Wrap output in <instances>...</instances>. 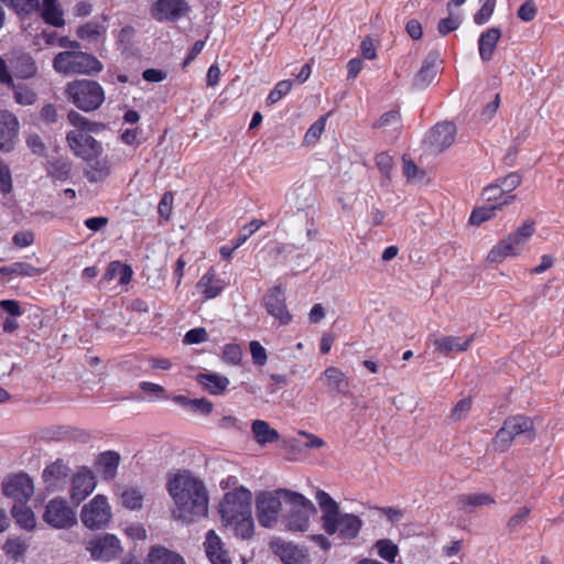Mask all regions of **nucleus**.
I'll use <instances>...</instances> for the list:
<instances>
[{
  "label": "nucleus",
  "instance_id": "nucleus-1",
  "mask_svg": "<svg viewBox=\"0 0 564 564\" xmlns=\"http://www.w3.org/2000/svg\"><path fill=\"white\" fill-rule=\"evenodd\" d=\"M166 490L173 501L172 517L183 523L206 518L209 494L206 484L188 470H177L167 478Z\"/></svg>",
  "mask_w": 564,
  "mask_h": 564
},
{
  "label": "nucleus",
  "instance_id": "nucleus-2",
  "mask_svg": "<svg viewBox=\"0 0 564 564\" xmlns=\"http://www.w3.org/2000/svg\"><path fill=\"white\" fill-rule=\"evenodd\" d=\"M251 500V491L241 486L226 492L218 505L223 527L242 540L254 534Z\"/></svg>",
  "mask_w": 564,
  "mask_h": 564
},
{
  "label": "nucleus",
  "instance_id": "nucleus-3",
  "mask_svg": "<svg viewBox=\"0 0 564 564\" xmlns=\"http://www.w3.org/2000/svg\"><path fill=\"white\" fill-rule=\"evenodd\" d=\"M315 499L322 510L323 528L328 534L338 533L345 539H354L361 528L359 517L351 513H339L338 503L325 491L318 490Z\"/></svg>",
  "mask_w": 564,
  "mask_h": 564
},
{
  "label": "nucleus",
  "instance_id": "nucleus-4",
  "mask_svg": "<svg viewBox=\"0 0 564 564\" xmlns=\"http://www.w3.org/2000/svg\"><path fill=\"white\" fill-rule=\"evenodd\" d=\"M64 94L69 102L85 112L99 109L106 99L102 86L91 79H75L67 83Z\"/></svg>",
  "mask_w": 564,
  "mask_h": 564
},
{
  "label": "nucleus",
  "instance_id": "nucleus-5",
  "mask_svg": "<svg viewBox=\"0 0 564 564\" xmlns=\"http://www.w3.org/2000/svg\"><path fill=\"white\" fill-rule=\"evenodd\" d=\"M535 231V223L527 220L495 245L487 254L490 263H501L509 257H519Z\"/></svg>",
  "mask_w": 564,
  "mask_h": 564
},
{
  "label": "nucleus",
  "instance_id": "nucleus-6",
  "mask_svg": "<svg viewBox=\"0 0 564 564\" xmlns=\"http://www.w3.org/2000/svg\"><path fill=\"white\" fill-rule=\"evenodd\" d=\"M53 68L64 76L98 74L104 66L100 61L79 50L63 51L55 55Z\"/></svg>",
  "mask_w": 564,
  "mask_h": 564
},
{
  "label": "nucleus",
  "instance_id": "nucleus-7",
  "mask_svg": "<svg viewBox=\"0 0 564 564\" xmlns=\"http://www.w3.org/2000/svg\"><path fill=\"white\" fill-rule=\"evenodd\" d=\"M292 490L280 488L272 491H260L256 497V516L263 528H273L282 512V505L288 507Z\"/></svg>",
  "mask_w": 564,
  "mask_h": 564
},
{
  "label": "nucleus",
  "instance_id": "nucleus-8",
  "mask_svg": "<svg viewBox=\"0 0 564 564\" xmlns=\"http://www.w3.org/2000/svg\"><path fill=\"white\" fill-rule=\"evenodd\" d=\"M288 495L290 500L283 516L284 527L291 532H306L311 518L317 514V509L310 499L300 492L292 490Z\"/></svg>",
  "mask_w": 564,
  "mask_h": 564
},
{
  "label": "nucleus",
  "instance_id": "nucleus-9",
  "mask_svg": "<svg viewBox=\"0 0 564 564\" xmlns=\"http://www.w3.org/2000/svg\"><path fill=\"white\" fill-rule=\"evenodd\" d=\"M80 521L89 530H99L108 525L112 518V509L108 498L96 495L80 510Z\"/></svg>",
  "mask_w": 564,
  "mask_h": 564
},
{
  "label": "nucleus",
  "instance_id": "nucleus-10",
  "mask_svg": "<svg viewBox=\"0 0 564 564\" xmlns=\"http://www.w3.org/2000/svg\"><path fill=\"white\" fill-rule=\"evenodd\" d=\"M43 521L54 529H69L77 523L75 510L63 498L51 499L42 516Z\"/></svg>",
  "mask_w": 564,
  "mask_h": 564
},
{
  "label": "nucleus",
  "instance_id": "nucleus-11",
  "mask_svg": "<svg viewBox=\"0 0 564 564\" xmlns=\"http://www.w3.org/2000/svg\"><path fill=\"white\" fill-rule=\"evenodd\" d=\"M86 550L95 561L110 562L122 553L120 540L110 533H104L90 539Z\"/></svg>",
  "mask_w": 564,
  "mask_h": 564
},
{
  "label": "nucleus",
  "instance_id": "nucleus-12",
  "mask_svg": "<svg viewBox=\"0 0 564 564\" xmlns=\"http://www.w3.org/2000/svg\"><path fill=\"white\" fill-rule=\"evenodd\" d=\"M66 142L74 155L82 160L96 159L104 153L101 143L89 133L68 131Z\"/></svg>",
  "mask_w": 564,
  "mask_h": 564
},
{
  "label": "nucleus",
  "instance_id": "nucleus-13",
  "mask_svg": "<svg viewBox=\"0 0 564 564\" xmlns=\"http://www.w3.org/2000/svg\"><path fill=\"white\" fill-rule=\"evenodd\" d=\"M68 482L69 499L76 506L83 502L97 486L95 474L88 467H79Z\"/></svg>",
  "mask_w": 564,
  "mask_h": 564
},
{
  "label": "nucleus",
  "instance_id": "nucleus-14",
  "mask_svg": "<svg viewBox=\"0 0 564 564\" xmlns=\"http://www.w3.org/2000/svg\"><path fill=\"white\" fill-rule=\"evenodd\" d=\"M2 492L6 497L22 503L33 496L34 485L26 474H18L3 480Z\"/></svg>",
  "mask_w": 564,
  "mask_h": 564
},
{
  "label": "nucleus",
  "instance_id": "nucleus-15",
  "mask_svg": "<svg viewBox=\"0 0 564 564\" xmlns=\"http://www.w3.org/2000/svg\"><path fill=\"white\" fill-rule=\"evenodd\" d=\"M20 132L18 117L9 110H0V151L14 150Z\"/></svg>",
  "mask_w": 564,
  "mask_h": 564
},
{
  "label": "nucleus",
  "instance_id": "nucleus-16",
  "mask_svg": "<svg viewBox=\"0 0 564 564\" xmlns=\"http://www.w3.org/2000/svg\"><path fill=\"white\" fill-rule=\"evenodd\" d=\"M267 312L274 317L281 325H288L292 321V315L288 310L284 296V290L281 286H274L269 290L263 299Z\"/></svg>",
  "mask_w": 564,
  "mask_h": 564
},
{
  "label": "nucleus",
  "instance_id": "nucleus-17",
  "mask_svg": "<svg viewBox=\"0 0 564 564\" xmlns=\"http://www.w3.org/2000/svg\"><path fill=\"white\" fill-rule=\"evenodd\" d=\"M68 470L67 465L61 459L48 465L42 475L47 491H63L68 485Z\"/></svg>",
  "mask_w": 564,
  "mask_h": 564
},
{
  "label": "nucleus",
  "instance_id": "nucleus-18",
  "mask_svg": "<svg viewBox=\"0 0 564 564\" xmlns=\"http://www.w3.org/2000/svg\"><path fill=\"white\" fill-rule=\"evenodd\" d=\"M272 552L280 557L283 564H308L307 554L296 545L275 539L270 543Z\"/></svg>",
  "mask_w": 564,
  "mask_h": 564
},
{
  "label": "nucleus",
  "instance_id": "nucleus-19",
  "mask_svg": "<svg viewBox=\"0 0 564 564\" xmlns=\"http://www.w3.org/2000/svg\"><path fill=\"white\" fill-rule=\"evenodd\" d=\"M456 128L452 122L437 123L427 135L430 147L438 152L447 149L454 143Z\"/></svg>",
  "mask_w": 564,
  "mask_h": 564
},
{
  "label": "nucleus",
  "instance_id": "nucleus-20",
  "mask_svg": "<svg viewBox=\"0 0 564 564\" xmlns=\"http://www.w3.org/2000/svg\"><path fill=\"white\" fill-rule=\"evenodd\" d=\"M204 549L212 564H231L228 551L225 550L220 536L214 530L207 532Z\"/></svg>",
  "mask_w": 564,
  "mask_h": 564
},
{
  "label": "nucleus",
  "instance_id": "nucleus-21",
  "mask_svg": "<svg viewBox=\"0 0 564 564\" xmlns=\"http://www.w3.org/2000/svg\"><path fill=\"white\" fill-rule=\"evenodd\" d=\"M187 4L183 0H158L153 17L159 20H177L187 12Z\"/></svg>",
  "mask_w": 564,
  "mask_h": 564
},
{
  "label": "nucleus",
  "instance_id": "nucleus-22",
  "mask_svg": "<svg viewBox=\"0 0 564 564\" xmlns=\"http://www.w3.org/2000/svg\"><path fill=\"white\" fill-rule=\"evenodd\" d=\"M86 167L84 171L85 177L90 183H102L111 174V165L109 160L104 156H97L96 159L84 160Z\"/></svg>",
  "mask_w": 564,
  "mask_h": 564
},
{
  "label": "nucleus",
  "instance_id": "nucleus-23",
  "mask_svg": "<svg viewBox=\"0 0 564 564\" xmlns=\"http://www.w3.org/2000/svg\"><path fill=\"white\" fill-rule=\"evenodd\" d=\"M321 379L332 393L346 394L348 391L349 380L345 372L337 367L326 368Z\"/></svg>",
  "mask_w": 564,
  "mask_h": 564
},
{
  "label": "nucleus",
  "instance_id": "nucleus-24",
  "mask_svg": "<svg viewBox=\"0 0 564 564\" xmlns=\"http://www.w3.org/2000/svg\"><path fill=\"white\" fill-rule=\"evenodd\" d=\"M196 286L206 300H212L223 292L226 283L217 276L214 269H210L200 278Z\"/></svg>",
  "mask_w": 564,
  "mask_h": 564
},
{
  "label": "nucleus",
  "instance_id": "nucleus-25",
  "mask_svg": "<svg viewBox=\"0 0 564 564\" xmlns=\"http://www.w3.org/2000/svg\"><path fill=\"white\" fill-rule=\"evenodd\" d=\"M473 339V336H443L435 338L433 340V345L435 347V350L443 354L460 352L466 351L469 348Z\"/></svg>",
  "mask_w": 564,
  "mask_h": 564
},
{
  "label": "nucleus",
  "instance_id": "nucleus-26",
  "mask_svg": "<svg viewBox=\"0 0 564 564\" xmlns=\"http://www.w3.org/2000/svg\"><path fill=\"white\" fill-rule=\"evenodd\" d=\"M133 271L130 265L120 261L109 263L105 274L99 281L100 285H107L110 281L118 279L120 285H127L132 279Z\"/></svg>",
  "mask_w": 564,
  "mask_h": 564
},
{
  "label": "nucleus",
  "instance_id": "nucleus-27",
  "mask_svg": "<svg viewBox=\"0 0 564 564\" xmlns=\"http://www.w3.org/2000/svg\"><path fill=\"white\" fill-rule=\"evenodd\" d=\"M437 55L431 53L424 59L420 70L414 77V86L417 88L427 87L437 76Z\"/></svg>",
  "mask_w": 564,
  "mask_h": 564
},
{
  "label": "nucleus",
  "instance_id": "nucleus-28",
  "mask_svg": "<svg viewBox=\"0 0 564 564\" xmlns=\"http://www.w3.org/2000/svg\"><path fill=\"white\" fill-rule=\"evenodd\" d=\"M0 308H2L8 314L2 323L3 333H14L20 326L17 317H20L23 314L20 303L15 300H1Z\"/></svg>",
  "mask_w": 564,
  "mask_h": 564
},
{
  "label": "nucleus",
  "instance_id": "nucleus-29",
  "mask_svg": "<svg viewBox=\"0 0 564 564\" xmlns=\"http://www.w3.org/2000/svg\"><path fill=\"white\" fill-rule=\"evenodd\" d=\"M500 37L501 32L498 28H490L480 34L478 40V50L482 61H490L492 58Z\"/></svg>",
  "mask_w": 564,
  "mask_h": 564
},
{
  "label": "nucleus",
  "instance_id": "nucleus-30",
  "mask_svg": "<svg viewBox=\"0 0 564 564\" xmlns=\"http://www.w3.org/2000/svg\"><path fill=\"white\" fill-rule=\"evenodd\" d=\"M147 564H185V560L164 546H153L149 551Z\"/></svg>",
  "mask_w": 564,
  "mask_h": 564
},
{
  "label": "nucleus",
  "instance_id": "nucleus-31",
  "mask_svg": "<svg viewBox=\"0 0 564 564\" xmlns=\"http://www.w3.org/2000/svg\"><path fill=\"white\" fill-rule=\"evenodd\" d=\"M251 431L257 444L265 445L279 441L280 434L263 420H254L251 424Z\"/></svg>",
  "mask_w": 564,
  "mask_h": 564
},
{
  "label": "nucleus",
  "instance_id": "nucleus-32",
  "mask_svg": "<svg viewBox=\"0 0 564 564\" xmlns=\"http://www.w3.org/2000/svg\"><path fill=\"white\" fill-rule=\"evenodd\" d=\"M197 381L214 395L223 394L229 384L227 377L217 373H200L197 376Z\"/></svg>",
  "mask_w": 564,
  "mask_h": 564
},
{
  "label": "nucleus",
  "instance_id": "nucleus-33",
  "mask_svg": "<svg viewBox=\"0 0 564 564\" xmlns=\"http://www.w3.org/2000/svg\"><path fill=\"white\" fill-rule=\"evenodd\" d=\"M120 463V455L116 452L102 453L98 459V470L105 480H112L116 477Z\"/></svg>",
  "mask_w": 564,
  "mask_h": 564
},
{
  "label": "nucleus",
  "instance_id": "nucleus-34",
  "mask_svg": "<svg viewBox=\"0 0 564 564\" xmlns=\"http://www.w3.org/2000/svg\"><path fill=\"white\" fill-rule=\"evenodd\" d=\"M67 120L73 127L76 128L74 131H82L84 133H97L106 128L104 123L91 121L76 110L68 111Z\"/></svg>",
  "mask_w": 564,
  "mask_h": 564
},
{
  "label": "nucleus",
  "instance_id": "nucleus-35",
  "mask_svg": "<svg viewBox=\"0 0 564 564\" xmlns=\"http://www.w3.org/2000/svg\"><path fill=\"white\" fill-rule=\"evenodd\" d=\"M107 32L105 24L89 21L83 25H79L76 30V35L84 41L89 43H96L104 39Z\"/></svg>",
  "mask_w": 564,
  "mask_h": 564
},
{
  "label": "nucleus",
  "instance_id": "nucleus-36",
  "mask_svg": "<svg viewBox=\"0 0 564 564\" xmlns=\"http://www.w3.org/2000/svg\"><path fill=\"white\" fill-rule=\"evenodd\" d=\"M495 503L491 496L487 494L462 495L457 498L458 507L465 512H473L479 507Z\"/></svg>",
  "mask_w": 564,
  "mask_h": 564
},
{
  "label": "nucleus",
  "instance_id": "nucleus-37",
  "mask_svg": "<svg viewBox=\"0 0 564 564\" xmlns=\"http://www.w3.org/2000/svg\"><path fill=\"white\" fill-rule=\"evenodd\" d=\"M482 197L491 205H499V209L511 204L516 198L514 195H506L499 184H491L485 187L482 191Z\"/></svg>",
  "mask_w": 564,
  "mask_h": 564
},
{
  "label": "nucleus",
  "instance_id": "nucleus-38",
  "mask_svg": "<svg viewBox=\"0 0 564 564\" xmlns=\"http://www.w3.org/2000/svg\"><path fill=\"white\" fill-rule=\"evenodd\" d=\"M505 423L514 436L527 434L529 440H533V422L530 417L516 415L508 417Z\"/></svg>",
  "mask_w": 564,
  "mask_h": 564
},
{
  "label": "nucleus",
  "instance_id": "nucleus-39",
  "mask_svg": "<svg viewBox=\"0 0 564 564\" xmlns=\"http://www.w3.org/2000/svg\"><path fill=\"white\" fill-rule=\"evenodd\" d=\"M42 17L44 21L53 26H63L64 14L57 0H43Z\"/></svg>",
  "mask_w": 564,
  "mask_h": 564
},
{
  "label": "nucleus",
  "instance_id": "nucleus-40",
  "mask_svg": "<svg viewBox=\"0 0 564 564\" xmlns=\"http://www.w3.org/2000/svg\"><path fill=\"white\" fill-rule=\"evenodd\" d=\"M12 516L17 523L28 531L33 530L36 525L35 516L31 508L25 506V502L14 505Z\"/></svg>",
  "mask_w": 564,
  "mask_h": 564
},
{
  "label": "nucleus",
  "instance_id": "nucleus-41",
  "mask_svg": "<svg viewBox=\"0 0 564 564\" xmlns=\"http://www.w3.org/2000/svg\"><path fill=\"white\" fill-rule=\"evenodd\" d=\"M14 70L18 77L28 79L36 75L37 67L30 55L23 54L17 57Z\"/></svg>",
  "mask_w": 564,
  "mask_h": 564
},
{
  "label": "nucleus",
  "instance_id": "nucleus-42",
  "mask_svg": "<svg viewBox=\"0 0 564 564\" xmlns=\"http://www.w3.org/2000/svg\"><path fill=\"white\" fill-rule=\"evenodd\" d=\"M26 550L28 544L21 538H9L3 544L6 555L15 562L23 558Z\"/></svg>",
  "mask_w": 564,
  "mask_h": 564
},
{
  "label": "nucleus",
  "instance_id": "nucleus-43",
  "mask_svg": "<svg viewBox=\"0 0 564 564\" xmlns=\"http://www.w3.org/2000/svg\"><path fill=\"white\" fill-rule=\"evenodd\" d=\"M40 269L28 262H14L8 267L0 268V273L2 275L33 276L40 274Z\"/></svg>",
  "mask_w": 564,
  "mask_h": 564
},
{
  "label": "nucleus",
  "instance_id": "nucleus-44",
  "mask_svg": "<svg viewBox=\"0 0 564 564\" xmlns=\"http://www.w3.org/2000/svg\"><path fill=\"white\" fill-rule=\"evenodd\" d=\"M72 172V163L67 160H55L47 167L48 175L55 181H66Z\"/></svg>",
  "mask_w": 564,
  "mask_h": 564
},
{
  "label": "nucleus",
  "instance_id": "nucleus-45",
  "mask_svg": "<svg viewBox=\"0 0 564 564\" xmlns=\"http://www.w3.org/2000/svg\"><path fill=\"white\" fill-rule=\"evenodd\" d=\"M328 115L319 117L306 131L303 143L305 145H313L321 139L327 121Z\"/></svg>",
  "mask_w": 564,
  "mask_h": 564
},
{
  "label": "nucleus",
  "instance_id": "nucleus-46",
  "mask_svg": "<svg viewBox=\"0 0 564 564\" xmlns=\"http://www.w3.org/2000/svg\"><path fill=\"white\" fill-rule=\"evenodd\" d=\"M120 498L123 507L131 510L140 509L143 503V495L138 488L134 487L126 488L121 492Z\"/></svg>",
  "mask_w": 564,
  "mask_h": 564
},
{
  "label": "nucleus",
  "instance_id": "nucleus-47",
  "mask_svg": "<svg viewBox=\"0 0 564 564\" xmlns=\"http://www.w3.org/2000/svg\"><path fill=\"white\" fill-rule=\"evenodd\" d=\"M375 549L377 550L378 555L389 563H394L395 557L398 556L399 549L398 545L394 544L390 540H378L375 543Z\"/></svg>",
  "mask_w": 564,
  "mask_h": 564
},
{
  "label": "nucleus",
  "instance_id": "nucleus-48",
  "mask_svg": "<svg viewBox=\"0 0 564 564\" xmlns=\"http://www.w3.org/2000/svg\"><path fill=\"white\" fill-rule=\"evenodd\" d=\"M497 210H500L499 205H491V204L488 206H482V207L476 208L473 210L469 221L471 225L479 226L482 223L491 219L496 215Z\"/></svg>",
  "mask_w": 564,
  "mask_h": 564
},
{
  "label": "nucleus",
  "instance_id": "nucleus-49",
  "mask_svg": "<svg viewBox=\"0 0 564 564\" xmlns=\"http://www.w3.org/2000/svg\"><path fill=\"white\" fill-rule=\"evenodd\" d=\"M480 9L474 14V22L477 25L486 24L495 12L496 0H480Z\"/></svg>",
  "mask_w": 564,
  "mask_h": 564
},
{
  "label": "nucleus",
  "instance_id": "nucleus-50",
  "mask_svg": "<svg viewBox=\"0 0 564 564\" xmlns=\"http://www.w3.org/2000/svg\"><path fill=\"white\" fill-rule=\"evenodd\" d=\"M292 82L291 80H281L279 82L275 87L269 93L267 102L269 105L276 104L280 99H282L285 95H288L292 89Z\"/></svg>",
  "mask_w": 564,
  "mask_h": 564
},
{
  "label": "nucleus",
  "instance_id": "nucleus-51",
  "mask_svg": "<svg viewBox=\"0 0 564 564\" xmlns=\"http://www.w3.org/2000/svg\"><path fill=\"white\" fill-rule=\"evenodd\" d=\"M221 359L229 365H239L242 359V349L237 344H227L224 346Z\"/></svg>",
  "mask_w": 564,
  "mask_h": 564
},
{
  "label": "nucleus",
  "instance_id": "nucleus-52",
  "mask_svg": "<svg viewBox=\"0 0 564 564\" xmlns=\"http://www.w3.org/2000/svg\"><path fill=\"white\" fill-rule=\"evenodd\" d=\"M18 13H31L39 9L40 0H1Z\"/></svg>",
  "mask_w": 564,
  "mask_h": 564
},
{
  "label": "nucleus",
  "instance_id": "nucleus-53",
  "mask_svg": "<svg viewBox=\"0 0 564 564\" xmlns=\"http://www.w3.org/2000/svg\"><path fill=\"white\" fill-rule=\"evenodd\" d=\"M36 93L26 86L14 87V100L23 106L33 105L36 101Z\"/></svg>",
  "mask_w": 564,
  "mask_h": 564
},
{
  "label": "nucleus",
  "instance_id": "nucleus-54",
  "mask_svg": "<svg viewBox=\"0 0 564 564\" xmlns=\"http://www.w3.org/2000/svg\"><path fill=\"white\" fill-rule=\"evenodd\" d=\"M514 435L510 432L506 423L503 422V425L501 429L497 432L494 443L497 448L500 451H506L514 440Z\"/></svg>",
  "mask_w": 564,
  "mask_h": 564
},
{
  "label": "nucleus",
  "instance_id": "nucleus-55",
  "mask_svg": "<svg viewBox=\"0 0 564 564\" xmlns=\"http://www.w3.org/2000/svg\"><path fill=\"white\" fill-rule=\"evenodd\" d=\"M262 226L263 221L258 219H253L248 225L243 226L239 232L235 248L242 246L249 239V237L258 231Z\"/></svg>",
  "mask_w": 564,
  "mask_h": 564
},
{
  "label": "nucleus",
  "instance_id": "nucleus-56",
  "mask_svg": "<svg viewBox=\"0 0 564 564\" xmlns=\"http://www.w3.org/2000/svg\"><path fill=\"white\" fill-rule=\"evenodd\" d=\"M208 340V333L204 327H197L188 330L184 338L183 343L185 345H196L200 343H205Z\"/></svg>",
  "mask_w": 564,
  "mask_h": 564
},
{
  "label": "nucleus",
  "instance_id": "nucleus-57",
  "mask_svg": "<svg viewBox=\"0 0 564 564\" xmlns=\"http://www.w3.org/2000/svg\"><path fill=\"white\" fill-rule=\"evenodd\" d=\"M403 172L409 181L421 182L425 177V172L420 170L411 160L403 159Z\"/></svg>",
  "mask_w": 564,
  "mask_h": 564
},
{
  "label": "nucleus",
  "instance_id": "nucleus-58",
  "mask_svg": "<svg viewBox=\"0 0 564 564\" xmlns=\"http://www.w3.org/2000/svg\"><path fill=\"white\" fill-rule=\"evenodd\" d=\"M139 388L142 392L152 397L153 399H167V395L165 394V389L158 383L142 381L139 384Z\"/></svg>",
  "mask_w": 564,
  "mask_h": 564
},
{
  "label": "nucleus",
  "instance_id": "nucleus-59",
  "mask_svg": "<svg viewBox=\"0 0 564 564\" xmlns=\"http://www.w3.org/2000/svg\"><path fill=\"white\" fill-rule=\"evenodd\" d=\"M250 354L254 365L263 366L268 360L265 348L257 340H252L249 344Z\"/></svg>",
  "mask_w": 564,
  "mask_h": 564
},
{
  "label": "nucleus",
  "instance_id": "nucleus-60",
  "mask_svg": "<svg viewBox=\"0 0 564 564\" xmlns=\"http://www.w3.org/2000/svg\"><path fill=\"white\" fill-rule=\"evenodd\" d=\"M35 240L34 232L32 230H22L13 235L12 241L18 248H26L33 245Z\"/></svg>",
  "mask_w": 564,
  "mask_h": 564
},
{
  "label": "nucleus",
  "instance_id": "nucleus-61",
  "mask_svg": "<svg viewBox=\"0 0 564 564\" xmlns=\"http://www.w3.org/2000/svg\"><path fill=\"white\" fill-rule=\"evenodd\" d=\"M538 12V8L533 0H527L518 10V18L524 22L532 21Z\"/></svg>",
  "mask_w": 564,
  "mask_h": 564
},
{
  "label": "nucleus",
  "instance_id": "nucleus-62",
  "mask_svg": "<svg viewBox=\"0 0 564 564\" xmlns=\"http://www.w3.org/2000/svg\"><path fill=\"white\" fill-rule=\"evenodd\" d=\"M0 191L3 194H9L12 191L10 167L2 162H0Z\"/></svg>",
  "mask_w": 564,
  "mask_h": 564
},
{
  "label": "nucleus",
  "instance_id": "nucleus-63",
  "mask_svg": "<svg viewBox=\"0 0 564 564\" xmlns=\"http://www.w3.org/2000/svg\"><path fill=\"white\" fill-rule=\"evenodd\" d=\"M471 409V401L468 399H463L456 403V405L453 408L451 412V419L454 421H460Z\"/></svg>",
  "mask_w": 564,
  "mask_h": 564
},
{
  "label": "nucleus",
  "instance_id": "nucleus-64",
  "mask_svg": "<svg viewBox=\"0 0 564 564\" xmlns=\"http://www.w3.org/2000/svg\"><path fill=\"white\" fill-rule=\"evenodd\" d=\"M459 24H460L459 17H455V18L454 17H447L445 19H442L438 22L437 31L442 35H446L449 32L455 31L456 29H458Z\"/></svg>",
  "mask_w": 564,
  "mask_h": 564
}]
</instances>
